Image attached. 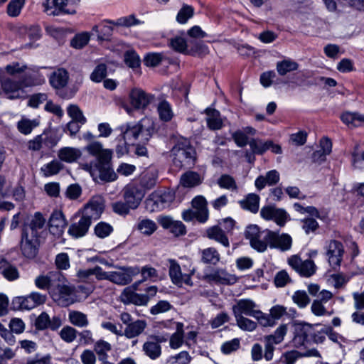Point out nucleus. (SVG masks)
Wrapping results in <instances>:
<instances>
[{
    "label": "nucleus",
    "mask_w": 364,
    "mask_h": 364,
    "mask_svg": "<svg viewBox=\"0 0 364 364\" xmlns=\"http://www.w3.org/2000/svg\"><path fill=\"white\" fill-rule=\"evenodd\" d=\"M82 138L90 141L83 150L95 157L90 162L82 164V168L88 171L95 181L97 179L104 182L115 181L117 176L112 166L113 151L103 149L102 144L94 141L95 136L90 132L85 133Z\"/></svg>",
    "instance_id": "1"
},
{
    "label": "nucleus",
    "mask_w": 364,
    "mask_h": 364,
    "mask_svg": "<svg viewBox=\"0 0 364 364\" xmlns=\"http://www.w3.org/2000/svg\"><path fill=\"white\" fill-rule=\"evenodd\" d=\"M121 135L132 146L136 141L145 144L148 142L154 132V122L144 117L136 124L127 123L119 127Z\"/></svg>",
    "instance_id": "2"
},
{
    "label": "nucleus",
    "mask_w": 364,
    "mask_h": 364,
    "mask_svg": "<svg viewBox=\"0 0 364 364\" xmlns=\"http://www.w3.org/2000/svg\"><path fill=\"white\" fill-rule=\"evenodd\" d=\"M173 166L178 169H189L196 162L197 154L190 141L185 138L177 140L171 150Z\"/></svg>",
    "instance_id": "3"
},
{
    "label": "nucleus",
    "mask_w": 364,
    "mask_h": 364,
    "mask_svg": "<svg viewBox=\"0 0 364 364\" xmlns=\"http://www.w3.org/2000/svg\"><path fill=\"white\" fill-rule=\"evenodd\" d=\"M244 235L254 250L264 252L270 247L272 231L269 229L262 230L257 225H249L245 230Z\"/></svg>",
    "instance_id": "4"
},
{
    "label": "nucleus",
    "mask_w": 364,
    "mask_h": 364,
    "mask_svg": "<svg viewBox=\"0 0 364 364\" xmlns=\"http://www.w3.org/2000/svg\"><path fill=\"white\" fill-rule=\"evenodd\" d=\"M69 81V73L64 68H58L53 72L49 77V83L55 89V93L63 99H70L77 92V88L67 87Z\"/></svg>",
    "instance_id": "5"
},
{
    "label": "nucleus",
    "mask_w": 364,
    "mask_h": 364,
    "mask_svg": "<svg viewBox=\"0 0 364 364\" xmlns=\"http://www.w3.org/2000/svg\"><path fill=\"white\" fill-rule=\"evenodd\" d=\"M129 97L132 107L124 101L120 102V106L129 114H132L134 109H145L154 99L153 95L146 93L139 88L132 89L129 92Z\"/></svg>",
    "instance_id": "6"
},
{
    "label": "nucleus",
    "mask_w": 364,
    "mask_h": 364,
    "mask_svg": "<svg viewBox=\"0 0 364 364\" xmlns=\"http://www.w3.org/2000/svg\"><path fill=\"white\" fill-rule=\"evenodd\" d=\"M118 271L105 272L102 270V280L124 286L129 284L134 276L139 274V267H119Z\"/></svg>",
    "instance_id": "7"
},
{
    "label": "nucleus",
    "mask_w": 364,
    "mask_h": 364,
    "mask_svg": "<svg viewBox=\"0 0 364 364\" xmlns=\"http://www.w3.org/2000/svg\"><path fill=\"white\" fill-rule=\"evenodd\" d=\"M78 282L85 283L86 287L79 285L78 288L86 294H90L95 289V279L102 280V268L95 266L93 268L79 269L76 274Z\"/></svg>",
    "instance_id": "8"
},
{
    "label": "nucleus",
    "mask_w": 364,
    "mask_h": 364,
    "mask_svg": "<svg viewBox=\"0 0 364 364\" xmlns=\"http://www.w3.org/2000/svg\"><path fill=\"white\" fill-rule=\"evenodd\" d=\"M63 279L64 278L60 279V281H57L55 286L50 289V295L58 305L66 307L73 304L75 301L73 298L74 289L73 287L65 284Z\"/></svg>",
    "instance_id": "9"
},
{
    "label": "nucleus",
    "mask_w": 364,
    "mask_h": 364,
    "mask_svg": "<svg viewBox=\"0 0 364 364\" xmlns=\"http://www.w3.org/2000/svg\"><path fill=\"white\" fill-rule=\"evenodd\" d=\"M173 200L171 192L157 190L151 193L145 200V208L150 213L160 211L168 206Z\"/></svg>",
    "instance_id": "10"
},
{
    "label": "nucleus",
    "mask_w": 364,
    "mask_h": 364,
    "mask_svg": "<svg viewBox=\"0 0 364 364\" xmlns=\"http://www.w3.org/2000/svg\"><path fill=\"white\" fill-rule=\"evenodd\" d=\"M324 249L329 265L336 269L340 267L344 255V247L341 242L331 240L326 242Z\"/></svg>",
    "instance_id": "11"
},
{
    "label": "nucleus",
    "mask_w": 364,
    "mask_h": 364,
    "mask_svg": "<svg viewBox=\"0 0 364 364\" xmlns=\"http://www.w3.org/2000/svg\"><path fill=\"white\" fill-rule=\"evenodd\" d=\"M287 332V326L286 324L280 325L273 334L265 336L263 338L264 342V358L267 361H270L273 358L274 345L279 344L284 340V336Z\"/></svg>",
    "instance_id": "12"
},
{
    "label": "nucleus",
    "mask_w": 364,
    "mask_h": 364,
    "mask_svg": "<svg viewBox=\"0 0 364 364\" xmlns=\"http://www.w3.org/2000/svg\"><path fill=\"white\" fill-rule=\"evenodd\" d=\"M260 215L265 220H272L279 227H284L290 220L289 215L283 208H277L274 205L263 206L260 210Z\"/></svg>",
    "instance_id": "13"
},
{
    "label": "nucleus",
    "mask_w": 364,
    "mask_h": 364,
    "mask_svg": "<svg viewBox=\"0 0 364 364\" xmlns=\"http://www.w3.org/2000/svg\"><path fill=\"white\" fill-rule=\"evenodd\" d=\"M46 220L41 213L36 212L27 223L23 225L21 234L39 239L43 231Z\"/></svg>",
    "instance_id": "14"
},
{
    "label": "nucleus",
    "mask_w": 364,
    "mask_h": 364,
    "mask_svg": "<svg viewBox=\"0 0 364 364\" xmlns=\"http://www.w3.org/2000/svg\"><path fill=\"white\" fill-rule=\"evenodd\" d=\"M289 265L302 277H310L316 272V266L311 259L302 260L298 255L288 259Z\"/></svg>",
    "instance_id": "15"
},
{
    "label": "nucleus",
    "mask_w": 364,
    "mask_h": 364,
    "mask_svg": "<svg viewBox=\"0 0 364 364\" xmlns=\"http://www.w3.org/2000/svg\"><path fill=\"white\" fill-rule=\"evenodd\" d=\"M92 223L82 214L75 215L69 226L68 233L75 239L82 237L88 232Z\"/></svg>",
    "instance_id": "16"
},
{
    "label": "nucleus",
    "mask_w": 364,
    "mask_h": 364,
    "mask_svg": "<svg viewBox=\"0 0 364 364\" xmlns=\"http://www.w3.org/2000/svg\"><path fill=\"white\" fill-rule=\"evenodd\" d=\"M104 210L105 203L103 198L100 196H95L84 206L81 214L92 222L101 217Z\"/></svg>",
    "instance_id": "17"
},
{
    "label": "nucleus",
    "mask_w": 364,
    "mask_h": 364,
    "mask_svg": "<svg viewBox=\"0 0 364 364\" xmlns=\"http://www.w3.org/2000/svg\"><path fill=\"white\" fill-rule=\"evenodd\" d=\"M169 262L168 273L171 282L178 287H181L183 284L193 286L191 276L194 274L195 269H193L188 274H183L181 267L177 262L174 259H170Z\"/></svg>",
    "instance_id": "18"
},
{
    "label": "nucleus",
    "mask_w": 364,
    "mask_h": 364,
    "mask_svg": "<svg viewBox=\"0 0 364 364\" xmlns=\"http://www.w3.org/2000/svg\"><path fill=\"white\" fill-rule=\"evenodd\" d=\"M203 279L208 283H215L223 285H232L237 282V277L235 274L228 273L224 269H214L210 274L203 276Z\"/></svg>",
    "instance_id": "19"
},
{
    "label": "nucleus",
    "mask_w": 364,
    "mask_h": 364,
    "mask_svg": "<svg viewBox=\"0 0 364 364\" xmlns=\"http://www.w3.org/2000/svg\"><path fill=\"white\" fill-rule=\"evenodd\" d=\"M68 0H46L43 3L44 11L49 16L74 14V9H67Z\"/></svg>",
    "instance_id": "20"
},
{
    "label": "nucleus",
    "mask_w": 364,
    "mask_h": 364,
    "mask_svg": "<svg viewBox=\"0 0 364 364\" xmlns=\"http://www.w3.org/2000/svg\"><path fill=\"white\" fill-rule=\"evenodd\" d=\"M39 245V239L21 234L20 249L22 255L25 258L28 259H34L38 253Z\"/></svg>",
    "instance_id": "21"
},
{
    "label": "nucleus",
    "mask_w": 364,
    "mask_h": 364,
    "mask_svg": "<svg viewBox=\"0 0 364 364\" xmlns=\"http://www.w3.org/2000/svg\"><path fill=\"white\" fill-rule=\"evenodd\" d=\"M0 80L2 90L9 99H18L23 96L24 92L20 82L14 81L2 75H0Z\"/></svg>",
    "instance_id": "22"
},
{
    "label": "nucleus",
    "mask_w": 364,
    "mask_h": 364,
    "mask_svg": "<svg viewBox=\"0 0 364 364\" xmlns=\"http://www.w3.org/2000/svg\"><path fill=\"white\" fill-rule=\"evenodd\" d=\"M257 306L255 301L249 299H242L238 300L232 306V312L234 316H243V314L249 316L255 317L256 315L260 314V310L255 309Z\"/></svg>",
    "instance_id": "23"
},
{
    "label": "nucleus",
    "mask_w": 364,
    "mask_h": 364,
    "mask_svg": "<svg viewBox=\"0 0 364 364\" xmlns=\"http://www.w3.org/2000/svg\"><path fill=\"white\" fill-rule=\"evenodd\" d=\"M50 232L57 237H60L67 226L65 215L60 210H54L48 221Z\"/></svg>",
    "instance_id": "24"
},
{
    "label": "nucleus",
    "mask_w": 364,
    "mask_h": 364,
    "mask_svg": "<svg viewBox=\"0 0 364 364\" xmlns=\"http://www.w3.org/2000/svg\"><path fill=\"white\" fill-rule=\"evenodd\" d=\"M144 197V191L136 186L127 187L124 190L123 199L132 210L138 208Z\"/></svg>",
    "instance_id": "25"
},
{
    "label": "nucleus",
    "mask_w": 364,
    "mask_h": 364,
    "mask_svg": "<svg viewBox=\"0 0 364 364\" xmlns=\"http://www.w3.org/2000/svg\"><path fill=\"white\" fill-rule=\"evenodd\" d=\"M303 357H317L320 358L321 355L316 348L305 350L302 352L293 350L287 351L283 353L282 359L285 364H294L300 358Z\"/></svg>",
    "instance_id": "26"
},
{
    "label": "nucleus",
    "mask_w": 364,
    "mask_h": 364,
    "mask_svg": "<svg viewBox=\"0 0 364 364\" xmlns=\"http://www.w3.org/2000/svg\"><path fill=\"white\" fill-rule=\"evenodd\" d=\"M280 180V174L277 170L267 171L265 175H259L255 181V186L257 191H260L267 186H273Z\"/></svg>",
    "instance_id": "27"
},
{
    "label": "nucleus",
    "mask_w": 364,
    "mask_h": 364,
    "mask_svg": "<svg viewBox=\"0 0 364 364\" xmlns=\"http://www.w3.org/2000/svg\"><path fill=\"white\" fill-rule=\"evenodd\" d=\"M120 300L124 304L147 305V297L142 294L133 291V289L130 288H125L122 291L120 295Z\"/></svg>",
    "instance_id": "28"
},
{
    "label": "nucleus",
    "mask_w": 364,
    "mask_h": 364,
    "mask_svg": "<svg viewBox=\"0 0 364 364\" xmlns=\"http://www.w3.org/2000/svg\"><path fill=\"white\" fill-rule=\"evenodd\" d=\"M63 279L59 272H50L47 275H39L35 279V285L40 289L48 290L50 293V289L55 286L57 281Z\"/></svg>",
    "instance_id": "29"
},
{
    "label": "nucleus",
    "mask_w": 364,
    "mask_h": 364,
    "mask_svg": "<svg viewBox=\"0 0 364 364\" xmlns=\"http://www.w3.org/2000/svg\"><path fill=\"white\" fill-rule=\"evenodd\" d=\"M292 245V239L288 234L283 233L279 235L277 232L272 231V235L270 240V248L279 249L281 251H287L291 249Z\"/></svg>",
    "instance_id": "30"
},
{
    "label": "nucleus",
    "mask_w": 364,
    "mask_h": 364,
    "mask_svg": "<svg viewBox=\"0 0 364 364\" xmlns=\"http://www.w3.org/2000/svg\"><path fill=\"white\" fill-rule=\"evenodd\" d=\"M205 235L210 240H215L225 247H230V242L226 233L219 225L208 228L205 231Z\"/></svg>",
    "instance_id": "31"
},
{
    "label": "nucleus",
    "mask_w": 364,
    "mask_h": 364,
    "mask_svg": "<svg viewBox=\"0 0 364 364\" xmlns=\"http://www.w3.org/2000/svg\"><path fill=\"white\" fill-rule=\"evenodd\" d=\"M82 156V151L75 147H63L58 151V157L60 161L72 164L77 161Z\"/></svg>",
    "instance_id": "32"
},
{
    "label": "nucleus",
    "mask_w": 364,
    "mask_h": 364,
    "mask_svg": "<svg viewBox=\"0 0 364 364\" xmlns=\"http://www.w3.org/2000/svg\"><path fill=\"white\" fill-rule=\"evenodd\" d=\"M205 112L207 115L205 119L207 126L210 130H219L223 128V122L219 111L215 109L207 108Z\"/></svg>",
    "instance_id": "33"
},
{
    "label": "nucleus",
    "mask_w": 364,
    "mask_h": 364,
    "mask_svg": "<svg viewBox=\"0 0 364 364\" xmlns=\"http://www.w3.org/2000/svg\"><path fill=\"white\" fill-rule=\"evenodd\" d=\"M158 172L156 170L149 168L144 171L139 178L140 186L145 189H151L156 184Z\"/></svg>",
    "instance_id": "34"
},
{
    "label": "nucleus",
    "mask_w": 364,
    "mask_h": 364,
    "mask_svg": "<svg viewBox=\"0 0 364 364\" xmlns=\"http://www.w3.org/2000/svg\"><path fill=\"white\" fill-rule=\"evenodd\" d=\"M144 354L151 360L159 358L161 355V347L149 336L142 347Z\"/></svg>",
    "instance_id": "35"
},
{
    "label": "nucleus",
    "mask_w": 364,
    "mask_h": 364,
    "mask_svg": "<svg viewBox=\"0 0 364 364\" xmlns=\"http://www.w3.org/2000/svg\"><path fill=\"white\" fill-rule=\"evenodd\" d=\"M260 198L256 193H249L245 198L239 202L241 208L244 210L257 213L259 208Z\"/></svg>",
    "instance_id": "36"
},
{
    "label": "nucleus",
    "mask_w": 364,
    "mask_h": 364,
    "mask_svg": "<svg viewBox=\"0 0 364 364\" xmlns=\"http://www.w3.org/2000/svg\"><path fill=\"white\" fill-rule=\"evenodd\" d=\"M146 327V321L138 319L127 326L124 331L123 332V335L128 338H133L139 336L144 331Z\"/></svg>",
    "instance_id": "37"
},
{
    "label": "nucleus",
    "mask_w": 364,
    "mask_h": 364,
    "mask_svg": "<svg viewBox=\"0 0 364 364\" xmlns=\"http://www.w3.org/2000/svg\"><path fill=\"white\" fill-rule=\"evenodd\" d=\"M0 273L9 281L16 280L19 277L18 269L5 259H0Z\"/></svg>",
    "instance_id": "38"
},
{
    "label": "nucleus",
    "mask_w": 364,
    "mask_h": 364,
    "mask_svg": "<svg viewBox=\"0 0 364 364\" xmlns=\"http://www.w3.org/2000/svg\"><path fill=\"white\" fill-rule=\"evenodd\" d=\"M200 261L205 264L216 265L220 259V255L215 247H208L200 252Z\"/></svg>",
    "instance_id": "39"
},
{
    "label": "nucleus",
    "mask_w": 364,
    "mask_h": 364,
    "mask_svg": "<svg viewBox=\"0 0 364 364\" xmlns=\"http://www.w3.org/2000/svg\"><path fill=\"white\" fill-rule=\"evenodd\" d=\"M180 183L183 187L193 188L200 185L202 178L198 173L189 171L181 176Z\"/></svg>",
    "instance_id": "40"
},
{
    "label": "nucleus",
    "mask_w": 364,
    "mask_h": 364,
    "mask_svg": "<svg viewBox=\"0 0 364 364\" xmlns=\"http://www.w3.org/2000/svg\"><path fill=\"white\" fill-rule=\"evenodd\" d=\"M68 319L71 324L79 328H85L89 325L87 316L79 311H70L68 313Z\"/></svg>",
    "instance_id": "41"
},
{
    "label": "nucleus",
    "mask_w": 364,
    "mask_h": 364,
    "mask_svg": "<svg viewBox=\"0 0 364 364\" xmlns=\"http://www.w3.org/2000/svg\"><path fill=\"white\" fill-rule=\"evenodd\" d=\"M271 145H272V141L271 140L263 141L260 139L252 138L249 141V146L251 151L257 155H262L269 149Z\"/></svg>",
    "instance_id": "42"
},
{
    "label": "nucleus",
    "mask_w": 364,
    "mask_h": 364,
    "mask_svg": "<svg viewBox=\"0 0 364 364\" xmlns=\"http://www.w3.org/2000/svg\"><path fill=\"white\" fill-rule=\"evenodd\" d=\"M343 123L351 127L361 126L364 123V115L357 112H346L341 116Z\"/></svg>",
    "instance_id": "43"
},
{
    "label": "nucleus",
    "mask_w": 364,
    "mask_h": 364,
    "mask_svg": "<svg viewBox=\"0 0 364 364\" xmlns=\"http://www.w3.org/2000/svg\"><path fill=\"white\" fill-rule=\"evenodd\" d=\"M40 122L38 119H29L22 117L17 123V129L21 134L27 135L31 133L33 129L38 127Z\"/></svg>",
    "instance_id": "44"
},
{
    "label": "nucleus",
    "mask_w": 364,
    "mask_h": 364,
    "mask_svg": "<svg viewBox=\"0 0 364 364\" xmlns=\"http://www.w3.org/2000/svg\"><path fill=\"white\" fill-rule=\"evenodd\" d=\"M298 68L299 64L289 58L277 62L276 65L277 71L281 76H284L289 72L295 71Z\"/></svg>",
    "instance_id": "45"
},
{
    "label": "nucleus",
    "mask_w": 364,
    "mask_h": 364,
    "mask_svg": "<svg viewBox=\"0 0 364 364\" xmlns=\"http://www.w3.org/2000/svg\"><path fill=\"white\" fill-rule=\"evenodd\" d=\"M63 167V164L60 161L54 159L43 165L41 168V171L45 177H49L58 174Z\"/></svg>",
    "instance_id": "46"
},
{
    "label": "nucleus",
    "mask_w": 364,
    "mask_h": 364,
    "mask_svg": "<svg viewBox=\"0 0 364 364\" xmlns=\"http://www.w3.org/2000/svg\"><path fill=\"white\" fill-rule=\"evenodd\" d=\"M184 331L183 324L177 323L176 331L169 337V345L173 349L180 348L183 343Z\"/></svg>",
    "instance_id": "47"
},
{
    "label": "nucleus",
    "mask_w": 364,
    "mask_h": 364,
    "mask_svg": "<svg viewBox=\"0 0 364 364\" xmlns=\"http://www.w3.org/2000/svg\"><path fill=\"white\" fill-rule=\"evenodd\" d=\"M157 111L160 119L164 122H169L173 117L171 106L170 103L165 100L159 103L157 106Z\"/></svg>",
    "instance_id": "48"
},
{
    "label": "nucleus",
    "mask_w": 364,
    "mask_h": 364,
    "mask_svg": "<svg viewBox=\"0 0 364 364\" xmlns=\"http://www.w3.org/2000/svg\"><path fill=\"white\" fill-rule=\"evenodd\" d=\"M12 308L14 310H30L34 308L29 295L17 296L12 301Z\"/></svg>",
    "instance_id": "49"
},
{
    "label": "nucleus",
    "mask_w": 364,
    "mask_h": 364,
    "mask_svg": "<svg viewBox=\"0 0 364 364\" xmlns=\"http://www.w3.org/2000/svg\"><path fill=\"white\" fill-rule=\"evenodd\" d=\"M114 231L113 227L108 223L99 222L94 228V234L100 239L109 236Z\"/></svg>",
    "instance_id": "50"
},
{
    "label": "nucleus",
    "mask_w": 364,
    "mask_h": 364,
    "mask_svg": "<svg viewBox=\"0 0 364 364\" xmlns=\"http://www.w3.org/2000/svg\"><path fill=\"white\" fill-rule=\"evenodd\" d=\"M107 75V66L105 63L98 64L91 73L90 79L95 82H101Z\"/></svg>",
    "instance_id": "51"
},
{
    "label": "nucleus",
    "mask_w": 364,
    "mask_h": 364,
    "mask_svg": "<svg viewBox=\"0 0 364 364\" xmlns=\"http://www.w3.org/2000/svg\"><path fill=\"white\" fill-rule=\"evenodd\" d=\"M78 331L73 326H65L59 332L60 338L65 343H73L77 338Z\"/></svg>",
    "instance_id": "52"
},
{
    "label": "nucleus",
    "mask_w": 364,
    "mask_h": 364,
    "mask_svg": "<svg viewBox=\"0 0 364 364\" xmlns=\"http://www.w3.org/2000/svg\"><path fill=\"white\" fill-rule=\"evenodd\" d=\"M293 302L297 305L299 308L304 309L306 307L311 301V299L304 290H297L292 295Z\"/></svg>",
    "instance_id": "53"
},
{
    "label": "nucleus",
    "mask_w": 364,
    "mask_h": 364,
    "mask_svg": "<svg viewBox=\"0 0 364 364\" xmlns=\"http://www.w3.org/2000/svg\"><path fill=\"white\" fill-rule=\"evenodd\" d=\"M90 39V35L88 32L77 33L70 41V46L76 49H81L88 43Z\"/></svg>",
    "instance_id": "54"
},
{
    "label": "nucleus",
    "mask_w": 364,
    "mask_h": 364,
    "mask_svg": "<svg viewBox=\"0 0 364 364\" xmlns=\"http://www.w3.org/2000/svg\"><path fill=\"white\" fill-rule=\"evenodd\" d=\"M111 349L112 346L110 343L104 340L97 341L94 346V350L99 355V359L100 360H107V353L110 351Z\"/></svg>",
    "instance_id": "55"
},
{
    "label": "nucleus",
    "mask_w": 364,
    "mask_h": 364,
    "mask_svg": "<svg viewBox=\"0 0 364 364\" xmlns=\"http://www.w3.org/2000/svg\"><path fill=\"white\" fill-rule=\"evenodd\" d=\"M137 229L144 235H151L157 229L156 223L150 219H143L137 224Z\"/></svg>",
    "instance_id": "56"
},
{
    "label": "nucleus",
    "mask_w": 364,
    "mask_h": 364,
    "mask_svg": "<svg viewBox=\"0 0 364 364\" xmlns=\"http://www.w3.org/2000/svg\"><path fill=\"white\" fill-rule=\"evenodd\" d=\"M194 15V9L192 6L183 4L178 12L176 21L181 24L186 23Z\"/></svg>",
    "instance_id": "57"
},
{
    "label": "nucleus",
    "mask_w": 364,
    "mask_h": 364,
    "mask_svg": "<svg viewBox=\"0 0 364 364\" xmlns=\"http://www.w3.org/2000/svg\"><path fill=\"white\" fill-rule=\"evenodd\" d=\"M25 3L26 0H11L7 5V14L11 17L19 16Z\"/></svg>",
    "instance_id": "58"
},
{
    "label": "nucleus",
    "mask_w": 364,
    "mask_h": 364,
    "mask_svg": "<svg viewBox=\"0 0 364 364\" xmlns=\"http://www.w3.org/2000/svg\"><path fill=\"white\" fill-rule=\"evenodd\" d=\"M26 68V65H21L18 62H13L7 65L4 69H0V75L4 76L5 73L10 75H15L24 72Z\"/></svg>",
    "instance_id": "59"
},
{
    "label": "nucleus",
    "mask_w": 364,
    "mask_h": 364,
    "mask_svg": "<svg viewBox=\"0 0 364 364\" xmlns=\"http://www.w3.org/2000/svg\"><path fill=\"white\" fill-rule=\"evenodd\" d=\"M218 184L222 188L237 191V186L233 177L228 174H223L218 180Z\"/></svg>",
    "instance_id": "60"
},
{
    "label": "nucleus",
    "mask_w": 364,
    "mask_h": 364,
    "mask_svg": "<svg viewBox=\"0 0 364 364\" xmlns=\"http://www.w3.org/2000/svg\"><path fill=\"white\" fill-rule=\"evenodd\" d=\"M67 112L68 115L72 118L73 121L78 122L80 123V124H85L86 123L87 119L84 117L82 110L77 105H70L67 109Z\"/></svg>",
    "instance_id": "61"
},
{
    "label": "nucleus",
    "mask_w": 364,
    "mask_h": 364,
    "mask_svg": "<svg viewBox=\"0 0 364 364\" xmlns=\"http://www.w3.org/2000/svg\"><path fill=\"white\" fill-rule=\"evenodd\" d=\"M314 325L308 323H297L295 327V332L301 337L311 342V334L313 333Z\"/></svg>",
    "instance_id": "62"
},
{
    "label": "nucleus",
    "mask_w": 364,
    "mask_h": 364,
    "mask_svg": "<svg viewBox=\"0 0 364 364\" xmlns=\"http://www.w3.org/2000/svg\"><path fill=\"white\" fill-rule=\"evenodd\" d=\"M235 317L237 325L240 329L243 331H252L256 329L257 326L256 322L250 320V318L244 317L243 316H235Z\"/></svg>",
    "instance_id": "63"
},
{
    "label": "nucleus",
    "mask_w": 364,
    "mask_h": 364,
    "mask_svg": "<svg viewBox=\"0 0 364 364\" xmlns=\"http://www.w3.org/2000/svg\"><path fill=\"white\" fill-rule=\"evenodd\" d=\"M124 62L128 67L132 68H139L141 64L139 56L133 50H127L124 53Z\"/></svg>",
    "instance_id": "64"
}]
</instances>
